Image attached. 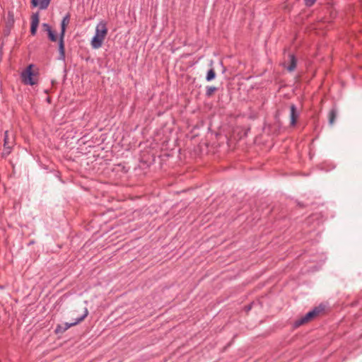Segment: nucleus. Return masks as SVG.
Instances as JSON below:
<instances>
[{"mask_svg": "<svg viewBox=\"0 0 362 362\" xmlns=\"http://www.w3.org/2000/svg\"><path fill=\"white\" fill-rule=\"evenodd\" d=\"M290 110H291V114H290L291 122H290V124H291V126L294 127L296 124L297 120H298V117H299V114L297 112L296 107V105L294 104L291 105Z\"/></svg>", "mask_w": 362, "mask_h": 362, "instance_id": "nucleus-8", "label": "nucleus"}, {"mask_svg": "<svg viewBox=\"0 0 362 362\" xmlns=\"http://www.w3.org/2000/svg\"><path fill=\"white\" fill-rule=\"evenodd\" d=\"M42 27L45 31H47L51 26L48 23H42Z\"/></svg>", "mask_w": 362, "mask_h": 362, "instance_id": "nucleus-19", "label": "nucleus"}, {"mask_svg": "<svg viewBox=\"0 0 362 362\" xmlns=\"http://www.w3.org/2000/svg\"><path fill=\"white\" fill-rule=\"evenodd\" d=\"M48 38L52 42H56L57 41V35L55 34L54 31H53L52 33H50L48 35Z\"/></svg>", "mask_w": 362, "mask_h": 362, "instance_id": "nucleus-16", "label": "nucleus"}, {"mask_svg": "<svg viewBox=\"0 0 362 362\" xmlns=\"http://www.w3.org/2000/svg\"><path fill=\"white\" fill-rule=\"evenodd\" d=\"M51 0H31V5L33 7L39 6L42 10L46 9L50 3Z\"/></svg>", "mask_w": 362, "mask_h": 362, "instance_id": "nucleus-9", "label": "nucleus"}, {"mask_svg": "<svg viewBox=\"0 0 362 362\" xmlns=\"http://www.w3.org/2000/svg\"><path fill=\"white\" fill-rule=\"evenodd\" d=\"M70 21V14L67 13L62 19L61 23V35H65L66 28Z\"/></svg>", "mask_w": 362, "mask_h": 362, "instance_id": "nucleus-11", "label": "nucleus"}, {"mask_svg": "<svg viewBox=\"0 0 362 362\" xmlns=\"http://www.w3.org/2000/svg\"><path fill=\"white\" fill-rule=\"evenodd\" d=\"M14 143L15 141L13 136H9L8 130L5 131L4 138V151L2 152L3 157H6L11 153Z\"/></svg>", "mask_w": 362, "mask_h": 362, "instance_id": "nucleus-4", "label": "nucleus"}, {"mask_svg": "<svg viewBox=\"0 0 362 362\" xmlns=\"http://www.w3.org/2000/svg\"><path fill=\"white\" fill-rule=\"evenodd\" d=\"M64 35H59V59L60 60H64L65 59V47H64Z\"/></svg>", "mask_w": 362, "mask_h": 362, "instance_id": "nucleus-10", "label": "nucleus"}, {"mask_svg": "<svg viewBox=\"0 0 362 362\" xmlns=\"http://www.w3.org/2000/svg\"><path fill=\"white\" fill-rule=\"evenodd\" d=\"M46 32L47 33V34H48V35H49L50 33H52V32H53V30H52V27H51L50 28H49Z\"/></svg>", "mask_w": 362, "mask_h": 362, "instance_id": "nucleus-20", "label": "nucleus"}, {"mask_svg": "<svg viewBox=\"0 0 362 362\" xmlns=\"http://www.w3.org/2000/svg\"><path fill=\"white\" fill-rule=\"evenodd\" d=\"M325 306L322 304L315 307L312 310L306 313L304 316L300 317L294 322L293 326L297 328L313 320L317 317L325 313Z\"/></svg>", "mask_w": 362, "mask_h": 362, "instance_id": "nucleus-1", "label": "nucleus"}, {"mask_svg": "<svg viewBox=\"0 0 362 362\" xmlns=\"http://www.w3.org/2000/svg\"><path fill=\"white\" fill-rule=\"evenodd\" d=\"M337 110L336 107H332L328 113V121L330 124H332L337 117Z\"/></svg>", "mask_w": 362, "mask_h": 362, "instance_id": "nucleus-12", "label": "nucleus"}, {"mask_svg": "<svg viewBox=\"0 0 362 362\" xmlns=\"http://www.w3.org/2000/svg\"><path fill=\"white\" fill-rule=\"evenodd\" d=\"M40 22L39 13L36 12L33 13L31 16V25H30V33L32 35H35L37 33V27Z\"/></svg>", "mask_w": 362, "mask_h": 362, "instance_id": "nucleus-6", "label": "nucleus"}, {"mask_svg": "<svg viewBox=\"0 0 362 362\" xmlns=\"http://www.w3.org/2000/svg\"><path fill=\"white\" fill-rule=\"evenodd\" d=\"M254 302H251L248 305H245L243 308L244 311L247 314L252 308Z\"/></svg>", "mask_w": 362, "mask_h": 362, "instance_id": "nucleus-17", "label": "nucleus"}, {"mask_svg": "<svg viewBox=\"0 0 362 362\" xmlns=\"http://www.w3.org/2000/svg\"><path fill=\"white\" fill-rule=\"evenodd\" d=\"M88 310L87 308H85L84 313L81 317H78L75 322H71V323L66 322L64 324V327L63 328L62 332H64L66 329H68L69 327L76 325L77 324L80 323L88 316Z\"/></svg>", "mask_w": 362, "mask_h": 362, "instance_id": "nucleus-7", "label": "nucleus"}, {"mask_svg": "<svg viewBox=\"0 0 362 362\" xmlns=\"http://www.w3.org/2000/svg\"><path fill=\"white\" fill-rule=\"evenodd\" d=\"M216 90L217 88L214 86H208L206 90V96L208 98L211 97Z\"/></svg>", "mask_w": 362, "mask_h": 362, "instance_id": "nucleus-15", "label": "nucleus"}, {"mask_svg": "<svg viewBox=\"0 0 362 362\" xmlns=\"http://www.w3.org/2000/svg\"><path fill=\"white\" fill-rule=\"evenodd\" d=\"M33 64H30L22 72L21 78L24 84L33 86L37 83V78L33 71Z\"/></svg>", "mask_w": 362, "mask_h": 362, "instance_id": "nucleus-3", "label": "nucleus"}, {"mask_svg": "<svg viewBox=\"0 0 362 362\" xmlns=\"http://www.w3.org/2000/svg\"><path fill=\"white\" fill-rule=\"evenodd\" d=\"M59 329H61V326L59 325L56 329V332H58Z\"/></svg>", "mask_w": 362, "mask_h": 362, "instance_id": "nucleus-21", "label": "nucleus"}, {"mask_svg": "<svg viewBox=\"0 0 362 362\" xmlns=\"http://www.w3.org/2000/svg\"><path fill=\"white\" fill-rule=\"evenodd\" d=\"M47 101H48L49 103L50 102V98H47Z\"/></svg>", "mask_w": 362, "mask_h": 362, "instance_id": "nucleus-23", "label": "nucleus"}, {"mask_svg": "<svg viewBox=\"0 0 362 362\" xmlns=\"http://www.w3.org/2000/svg\"><path fill=\"white\" fill-rule=\"evenodd\" d=\"M305 1V5L306 6H312L315 2H316V0H304Z\"/></svg>", "mask_w": 362, "mask_h": 362, "instance_id": "nucleus-18", "label": "nucleus"}, {"mask_svg": "<svg viewBox=\"0 0 362 362\" xmlns=\"http://www.w3.org/2000/svg\"><path fill=\"white\" fill-rule=\"evenodd\" d=\"M14 23V15L11 11H8V17H7V25L9 26H13Z\"/></svg>", "mask_w": 362, "mask_h": 362, "instance_id": "nucleus-14", "label": "nucleus"}, {"mask_svg": "<svg viewBox=\"0 0 362 362\" xmlns=\"http://www.w3.org/2000/svg\"><path fill=\"white\" fill-rule=\"evenodd\" d=\"M288 64L285 62L283 64V66L289 72L293 71L296 69L297 59L293 54H289L288 56Z\"/></svg>", "mask_w": 362, "mask_h": 362, "instance_id": "nucleus-5", "label": "nucleus"}, {"mask_svg": "<svg viewBox=\"0 0 362 362\" xmlns=\"http://www.w3.org/2000/svg\"><path fill=\"white\" fill-rule=\"evenodd\" d=\"M107 33V23L102 21L97 25L95 35L91 40V45L94 49H98L102 46Z\"/></svg>", "mask_w": 362, "mask_h": 362, "instance_id": "nucleus-2", "label": "nucleus"}, {"mask_svg": "<svg viewBox=\"0 0 362 362\" xmlns=\"http://www.w3.org/2000/svg\"><path fill=\"white\" fill-rule=\"evenodd\" d=\"M5 288L4 286L0 285V289H4Z\"/></svg>", "mask_w": 362, "mask_h": 362, "instance_id": "nucleus-22", "label": "nucleus"}, {"mask_svg": "<svg viewBox=\"0 0 362 362\" xmlns=\"http://www.w3.org/2000/svg\"><path fill=\"white\" fill-rule=\"evenodd\" d=\"M215 78H216V72H215L214 69H209L207 72V74L206 76V80L207 81H210L214 80Z\"/></svg>", "mask_w": 362, "mask_h": 362, "instance_id": "nucleus-13", "label": "nucleus"}]
</instances>
